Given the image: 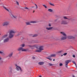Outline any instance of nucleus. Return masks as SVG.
Here are the masks:
<instances>
[{
  "mask_svg": "<svg viewBox=\"0 0 77 77\" xmlns=\"http://www.w3.org/2000/svg\"><path fill=\"white\" fill-rule=\"evenodd\" d=\"M35 5L36 6V9H38V5H36V4H35Z\"/></svg>",
  "mask_w": 77,
  "mask_h": 77,
  "instance_id": "obj_31",
  "label": "nucleus"
},
{
  "mask_svg": "<svg viewBox=\"0 0 77 77\" xmlns=\"http://www.w3.org/2000/svg\"><path fill=\"white\" fill-rule=\"evenodd\" d=\"M34 12H35V11H34L33 12V13H34Z\"/></svg>",
  "mask_w": 77,
  "mask_h": 77,
  "instance_id": "obj_47",
  "label": "nucleus"
},
{
  "mask_svg": "<svg viewBox=\"0 0 77 77\" xmlns=\"http://www.w3.org/2000/svg\"><path fill=\"white\" fill-rule=\"evenodd\" d=\"M21 47H22V48H23L25 47V45L24 44H22L20 45Z\"/></svg>",
  "mask_w": 77,
  "mask_h": 77,
  "instance_id": "obj_18",
  "label": "nucleus"
},
{
  "mask_svg": "<svg viewBox=\"0 0 77 77\" xmlns=\"http://www.w3.org/2000/svg\"><path fill=\"white\" fill-rule=\"evenodd\" d=\"M72 62L73 63H74V64H75V66H77V64H76V63H75V61H73Z\"/></svg>",
  "mask_w": 77,
  "mask_h": 77,
  "instance_id": "obj_28",
  "label": "nucleus"
},
{
  "mask_svg": "<svg viewBox=\"0 0 77 77\" xmlns=\"http://www.w3.org/2000/svg\"><path fill=\"white\" fill-rule=\"evenodd\" d=\"M1 63H3V60H2L1 62Z\"/></svg>",
  "mask_w": 77,
  "mask_h": 77,
  "instance_id": "obj_42",
  "label": "nucleus"
},
{
  "mask_svg": "<svg viewBox=\"0 0 77 77\" xmlns=\"http://www.w3.org/2000/svg\"><path fill=\"white\" fill-rule=\"evenodd\" d=\"M30 23H32L33 24H34L35 23H37V21H30Z\"/></svg>",
  "mask_w": 77,
  "mask_h": 77,
  "instance_id": "obj_14",
  "label": "nucleus"
},
{
  "mask_svg": "<svg viewBox=\"0 0 77 77\" xmlns=\"http://www.w3.org/2000/svg\"><path fill=\"white\" fill-rule=\"evenodd\" d=\"M30 23H30V22H27L26 23V25H31V24H30Z\"/></svg>",
  "mask_w": 77,
  "mask_h": 77,
  "instance_id": "obj_19",
  "label": "nucleus"
},
{
  "mask_svg": "<svg viewBox=\"0 0 77 77\" xmlns=\"http://www.w3.org/2000/svg\"><path fill=\"white\" fill-rule=\"evenodd\" d=\"M71 60H66L65 61V63L66 64H68L69 62H71Z\"/></svg>",
  "mask_w": 77,
  "mask_h": 77,
  "instance_id": "obj_13",
  "label": "nucleus"
},
{
  "mask_svg": "<svg viewBox=\"0 0 77 77\" xmlns=\"http://www.w3.org/2000/svg\"><path fill=\"white\" fill-rule=\"evenodd\" d=\"M50 5H51V6H54V5L53 4H52L51 3H49Z\"/></svg>",
  "mask_w": 77,
  "mask_h": 77,
  "instance_id": "obj_26",
  "label": "nucleus"
},
{
  "mask_svg": "<svg viewBox=\"0 0 77 77\" xmlns=\"http://www.w3.org/2000/svg\"><path fill=\"white\" fill-rule=\"evenodd\" d=\"M67 54V53H64V54H63V56H66Z\"/></svg>",
  "mask_w": 77,
  "mask_h": 77,
  "instance_id": "obj_33",
  "label": "nucleus"
},
{
  "mask_svg": "<svg viewBox=\"0 0 77 77\" xmlns=\"http://www.w3.org/2000/svg\"><path fill=\"white\" fill-rule=\"evenodd\" d=\"M9 24V22L8 21H7L3 23V26H8Z\"/></svg>",
  "mask_w": 77,
  "mask_h": 77,
  "instance_id": "obj_6",
  "label": "nucleus"
},
{
  "mask_svg": "<svg viewBox=\"0 0 77 77\" xmlns=\"http://www.w3.org/2000/svg\"><path fill=\"white\" fill-rule=\"evenodd\" d=\"M9 38L8 37L4 40V42H9Z\"/></svg>",
  "mask_w": 77,
  "mask_h": 77,
  "instance_id": "obj_7",
  "label": "nucleus"
},
{
  "mask_svg": "<svg viewBox=\"0 0 77 77\" xmlns=\"http://www.w3.org/2000/svg\"><path fill=\"white\" fill-rule=\"evenodd\" d=\"M12 55H13V52L9 54L8 55V56H9V57H11L12 56Z\"/></svg>",
  "mask_w": 77,
  "mask_h": 77,
  "instance_id": "obj_15",
  "label": "nucleus"
},
{
  "mask_svg": "<svg viewBox=\"0 0 77 77\" xmlns=\"http://www.w3.org/2000/svg\"><path fill=\"white\" fill-rule=\"evenodd\" d=\"M10 15H11V17H13V18H17V16H15L12 14H11Z\"/></svg>",
  "mask_w": 77,
  "mask_h": 77,
  "instance_id": "obj_10",
  "label": "nucleus"
},
{
  "mask_svg": "<svg viewBox=\"0 0 77 77\" xmlns=\"http://www.w3.org/2000/svg\"><path fill=\"white\" fill-rule=\"evenodd\" d=\"M49 26V27H50V26H51V24L50 23L48 25Z\"/></svg>",
  "mask_w": 77,
  "mask_h": 77,
  "instance_id": "obj_39",
  "label": "nucleus"
},
{
  "mask_svg": "<svg viewBox=\"0 0 77 77\" xmlns=\"http://www.w3.org/2000/svg\"><path fill=\"white\" fill-rule=\"evenodd\" d=\"M32 59H35V57H32Z\"/></svg>",
  "mask_w": 77,
  "mask_h": 77,
  "instance_id": "obj_38",
  "label": "nucleus"
},
{
  "mask_svg": "<svg viewBox=\"0 0 77 77\" xmlns=\"http://www.w3.org/2000/svg\"><path fill=\"white\" fill-rule=\"evenodd\" d=\"M67 38H68V39H74V37L72 36H68Z\"/></svg>",
  "mask_w": 77,
  "mask_h": 77,
  "instance_id": "obj_12",
  "label": "nucleus"
},
{
  "mask_svg": "<svg viewBox=\"0 0 77 77\" xmlns=\"http://www.w3.org/2000/svg\"><path fill=\"white\" fill-rule=\"evenodd\" d=\"M36 48H37V49H38V47H36Z\"/></svg>",
  "mask_w": 77,
  "mask_h": 77,
  "instance_id": "obj_49",
  "label": "nucleus"
},
{
  "mask_svg": "<svg viewBox=\"0 0 77 77\" xmlns=\"http://www.w3.org/2000/svg\"><path fill=\"white\" fill-rule=\"evenodd\" d=\"M55 60V59H53V61H54Z\"/></svg>",
  "mask_w": 77,
  "mask_h": 77,
  "instance_id": "obj_46",
  "label": "nucleus"
},
{
  "mask_svg": "<svg viewBox=\"0 0 77 77\" xmlns=\"http://www.w3.org/2000/svg\"><path fill=\"white\" fill-rule=\"evenodd\" d=\"M16 3L17 5H19V3L17 1H16Z\"/></svg>",
  "mask_w": 77,
  "mask_h": 77,
  "instance_id": "obj_36",
  "label": "nucleus"
},
{
  "mask_svg": "<svg viewBox=\"0 0 77 77\" xmlns=\"http://www.w3.org/2000/svg\"><path fill=\"white\" fill-rule=\"evenodd\" d=\"M60 33L64 36L62 37L61 38V40H65V39H66V35L64 32H61Z\"/></svg>",
  "mask_w": 77,
  "mask_h": 77,
  "instance_id": "obj_4",
  "label": "nucleus"
},
{
  "mask_svg": "<svg viewBox=\"0 0 77 77\" xmlns=\"http://www.w3.org/2000/svg\"><path fill=\"white\" fill-rule=\"evenodd\" d=\"M38 36V35L34 34V35H32V37H36V36Z\"/></svg>",
  "mask_w": 77,
  "mask_h": 77,
  "instance_id": "obj_27",
  "label": "nucleus"
},
{
  "mask_svg": "<svg viewBox=\"0 0 77 77\" xmlns=\"http://www.w3.org/2000/svg\"><path fill=\"white\" fill-rule=\"evenodd\" d=\"M42 50H44V46H41L39 47L38 49L36 50H35V52H38V53H41V51Z\"/></svg>",
  "mask_w": 77,
  "mask_h": 77,
  "instance_id": "obj_3",
  "label": "nucleus"
},
{
  "mask_svg": "<svg viewBox=\"0 0 77 77\" xmlns=\"http://www.w3.org/2000/svg\"><path fill=\"white\" fill-rule=\"evenodd\" d=\"M47 59H49V60L51 61V60H52V59H51V58H47Z\"/></svg>",
  "mask_w": 77,
  "mask_h": 77,
  "instance_id": "obj_32",
  "label": "nucleus"
},
{
  "mask_svg": "<svg viewBox=\"0 0 77 77\" xmlns=\"http://www.w3.org/2000/svg\"><path fill=\"white\" fill-rule=\"evenodd\" d=\"M16 32L14 30H11L9 32L8 38L11 39L14 36V34Z\"/></svg>",
  "mask_w": 77,
  "mask_h": 77,
  "instance_id": "obj_1",
  "label": "nucleus"
},
{
  "mask_svg": "<svg viewBox=\"0 0 77 77\" xmlns=\"http://www.w3.org/2000/svg\"><path fill=\"white\" fill-rule=\"evenodd\" d=\"M8 34H6L5 35H3V36L2 37V39H5V38H6L7 37H8Z\"/></svg>",
  "mask_w": 77,
  "mask_h": 77,
  "instance_id": "obj_9",
  "label": "nucleus"
},
{
  "mask_svg": "<svg viewBox=\"0 0 77 77\" xmlns=\"http://www.w3.org/2000/svg\"><path fill=\"white\" fill-rule=\"evenodd\" d=\"M72 77H75V76L74 75H73L72 76Z\"/></svg>",
  "mask_w": 77,
  "mask_h": 77,
  "instance_id": "obj_43",
  "label": "nucleus"
},
{
  "mask_svg": "<svg viewBox=\"0 0 77 77\" xmlns=\"http://www.w3.org/2000/svg\"><path fill=\"white\" fill-rule=\"evenodd\" d=\"M68 23V22L66 20H63L61 22V24H67Z\"/></svg>",
  "mask_w": 77,
  "mask_h": 77,
  "instance_id": "obj_8",
  "label": "nucleus"
},
{
  "mask_svg": "<svg viewBox=\"0 0 77 77\" xmlns=\"http://www.w3.org/2000/svg\"><path fill=\"white\" fill-rule=\"evenodd\" d=\"M63 18H64V19L65 20H68V18H67L66 17H65V16H64L63 17Z\"/></svg>",
  "mask_w": 77,
  "mask_h": 77,
  "instance_id": "obj_24",
  "label": "nucleus"
},
{
  "mask_svg": "<svg viewBox=\"0 0 77 77\" xmlns=\"http://www.w3.org/2000/svg\"><path fill=\"white\" fill-rule=\"evenodd\" d=\"M44 63L43 62H40L38 63V64L39 65H44Z\"/></svg>",
  "mask_w": 77,
  "mask_h": 77,
  "instance_id": "obj_21",
  "label": "nucleus"
},
{
  "mask_svg": "<svg viewBox=\"0 0 77 77\" xmlns=\"http://www.w3.org/2000/svg\"><path fill=\"white\" fill-rule=\"evenodd\" d=\"M37 45H29V47H30L32 49L34 47H37Z\"/></svg>",
  "mask_w": 77,
  "mask_h": 77,
  "instance_id": "obj_11",
  "label": "nucleus"
},
{
  "mask_svg": "<svg viewBox=\"0 0 77 77\" xmlns=\"http://www.w3.org/2000/svg\"><path fill=\"white\" fill-rule=\"evenodd\" d=\"M39 77H42L40 75V76H39Z\"/></svg>",
  "mask_w": 77,
  "mask_h": 77,
  "instance_id": "obj_48",
  "label": "nucleus"
},
{
  "mask_svg": "<svg viewBox=\"0 0 77 77\" xmlns=\"http://www.w3.org/2000/svg\"><path fill=\"white\" fill-rule=\"evenodd\" d=\"M61 56L62 57V56H63V55H61Z\"/></svg>",
  "mask_w": 77,
  "mask_h": 77,
  "instance_id": "obj_50",
  "label": "nucleus"
},
{
  "mask_svg": "<svg viewBox=\"0 0 77 77\" xmlns=\"http://www.w3.org/2000/svg\"><path fill=\"white\" fill-rule=\"evenodd\" d=\"M0 54H4V51H0Z\"/></svg>",
  "mask_w": 77,
  "mask_h": 77,
  "instance_id": "obj_20",
  "label": "nucleus"
},
{
  "mask_svg": "<svg viewBox=\"0 0 77 77\" xmlns=\"http://www.w3.org/2000/svg\"><path fill=\"white\" fill-rule=\"evenodd\" d=\"M16 69H17V71L20 70L21 72L22 71V69H21V67L18 66H17V64L16 65Z\"/></svg>",
  "mask_w": 77,
  "mask_h": 77,
  "instance_id": "obj_5",
  "label": "nucleus"
},
{
  "mask_svg": "<svg viewBox=\"0 0 77 77\" xmlns=\"http://www.w3.org/2000/svg\"><path fill=\"white\" fill-rule=\"evenodd\" d=\"M62 51H59L58 52V53H62Z\"/></svg>",
  "mask_w": 77,
  "mask_h": 77,
  "instance_id": "obj_40",
  "label": "nucleus"
},
{
  "mask_svg": "<svg viewBox=\"0 0 77 77\" xmlns=\"http://www.w3.org/2000/svg\"><path fill=\"white\" fill-rule=\"evenodd\" d=\"M63 65V64H62V63H60V66H61Z\"/></svg>",
  "mask_w": 77,
  "mask_h": 77,
  "instance_id": "obj_35",
  "label": "nucleus"
},
{
  "mask_svg": "<svg viewBox=\"0 0 77 77\" xmlns=\"http://www.w3.org/2000/svg\"><path fill=\"white\" fill-rule=\"evenodd\" d=\"M54 64H52L51 63H49V66H53Z\"/></svg>",
  "mask_w": 77,
  "mask_h": 77,
  "instance_id": "obj_25",
  "label": "nucleus"
},
{
  "mask_svg": "<svg viewBox=\"0 0 77 77\" xmlns=\"http://www.w3.org/2000/svg\"><path fill=\"white\" fill-rule=\"evenodd\" d=\"M24 9H27V10H29V8H28L27 7H25L24 8Z\"/></svg>",
  "mask_w": 77,
  "mask_h": 77,
  "instance_id": "obj_30",
  "label": "nucleus"
},
{
  "mask_svg": "<svg viewBox=\"0 0 77 77\" xmlns=\"http://www.w3.org/2000/svg\"><path fill=\"white\" fill-rule=\"evenodd\" d=\"M1 35V34H0V35Z\"/></svg>",
  "mask_w": 77,
  "mask_h": 77,
  "instance_id": "obj_51",
  "label": "nucleus"
},
{
  "mask_svg": "<svg viewBox=\"0 0 77 77\" xmlns=\"http://www.w3.org/2000/svg\"><path fill=\"white\" fill-rule=\"evenodd\" d=\"M0 60H2V57H0Z\"/></svg>",
  "mask_w": 77,
  "mask_h": 77,
  "instance_id": "obj_44",
  "label": "nucleus"
},
{
  "mask_svg": "<svg viewBox=\"0 0 77 77\" xmlns=\"http://www.w3.org/2000/svg\"><path fill=\"white\" fill-rule=\"evenodd\" d=\"M66 68H68V64H66Z\"/></svg>",
  "mask_w": 77,
  "mask_h": 77,
  "instance_id": "obj_37",
  "label": "nucleus"
},
{
  "mask_svg": "<svg viewBox=\"0 0 77 77\" xmlns=\"http://www.w3.org/2000/svg\"><path fill=\"white\" fill-rule=\"evenodd\" d=\"M48 11H49V12H52L53 11V10L51 9H48Z\"/></svg>",
  "mask_w": 77,
  "mask_h": 77,
  "instance_id": "obj_22",
  "label": "nucleus"
},
{
  "mask_svg": "<svg viewBox=\"0 0 77 77\" xmlns=\"http://www.w3.org/2000/svg\"><path fill=\"white\" fill-rule=\"evenodd\" d=\"M51 57H55L56 56L55 54H52L51 55Z\"/></svg>",
  "mask_w": 77,
  "mask_h": 77,
  "instance_id": "obj_23",
  "label": "nucleus"
},
{
  "mask_svg": "<svg viewBox=\"0 0 77 77\" xmlns=\"http://www.w3.org/2000/svg\"><path fill=\"white\" fill-rule=\"evenodd\" d=\"M43 6H44V7H45V8H47V6H46V5H43Z\"/></svg>",
  "mask_w": 77,
  "mask_h": 77,
  "instance_id": "obj_34",
  "label": "nucleus"
},
{
  "mask_svg": "<svg viewBox=\"0 0 77 77\" xmlns=\"http://www.w3.org/2000/svg\"><path fill=\"white\" fill-rule=\"evenodd\" d=\"M46 29L48 30H51V29H53V27H50L49 28H46Z\"/></svg>",
  "mask_w": 77,
  "mask_h": 77,
  "instance_id": "obj_17",
  "label": "nucleus"
},
{
  "mask_svg": "<svg viewBox=\"0 0 77 77\" xmlns=\"http://www.w3.org/2000/svg\"><path fill=\"white\" fill-rule=\"evenodd\" d=\"M3 8L4 9L6 10L7 11H8V12H9V10H8V8H7L6 7L3 6Z\"/></svg>",
  "mask_w": 77,
  "mask_h": 77,
  "instance_id": "obj_16",
  "label": "nucleus"
},
{
  "mask_svg": "<svg viewBox=\"0 0 77 77\" xmlns=\"http://www.w3.org/2000/svg\"><path fill=\"white\" fill-rule=\"evenodd\" d=\"M73 57H75V55H73Z\"/></svg>",
  "mask_w": 77,
  "mask_h": 77,
  "instance_id": "obj_41",
  "label": "nucleus"
},
{
  "mask_svg": "<svg viewBox=\"0 0 77 77\" xmlns=\"http://www.w3.org/2000/svg\"><path fill=\"white\" fill-rule=\"evenodd\" d=\"M7 58L8 59H11V57H9V55H8V56H7Z\"/></svg>",
  "mask_w": 77,
  "mask_h": 77,
  "instance_id": "obj_29",
  "label": "nucleus"
},
{
  "mask_svg": "<svg viewBox=\"0 0 77 77\" xmlns=\"http://www.w3.org/2000/svg\"><path fill=\"white\" fill-rule=\"evenodd\" d=\"M34 7H35L34 6H33L32 7V8H34Z\"/></svg>",
  "mask_w": 77,
  "mask_h": 77,
  "instance_id": "obj_45",
  "label": "nucleus"
},
{
  "mask_svg": "<svg viewBox=\"0 0 77 77\" xmlns=\"http://www.w3.org/2000/svg\"><path fill=\"white\" fill-rule=\"evenodd\" d=\"M17 50L19 51H27L29 50L28 49H24V48L23 47H20L18 48Z\"/></svg>",
  "mask_w": 77,
  "mask_h": 77,
  "instance_id": "obj_2",
  "label": "nucleus"
}]
</instances>
